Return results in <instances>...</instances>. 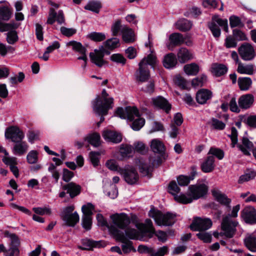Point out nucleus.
<instances>
[{"mask_svg": "<svg viewBox=\"0 0 256 256\" xmlns=\"http://www.w3.org/2000/svg\"><path fill=\"white\" fill-rule=\"evenodd\" d=\"M48 170L51 173L52 177L57 182L60 178V173L56 168V166L52 163L50 164Z\"/></svg>", "mask_w": 256, "mask_h": 256, "instance_id": "774afa93", "label": "nucleus"}, {"mask_svg": "<svg viewBox=\"0 0 256 256\" xmlns=\"http://www.w3.org/2000/svg\"><path fill=\"white\" fill-rule=\"evenodd\" d=\"M212 72L217 76L225 74L228 71V68L224 64H214L212 65Z\"/></svg>", "mask_w": 256, "mask_h": 256, "instance_id": "a19ab883", "label": "nucleus"}, {"mask_svg": "<svg viewBox=\"0 0 256 256\" xmlns=\"http://www.w3.org/2000/svg\"><path fill=\"white\" fill-rule=\"evenodd\" d=\"M212 194L215 199L222 205H224L230 208V203L231 200L227 197V196L222 194L221 192L218 190H214L212 191Z\"/></svg>", "mask_w": 256, "mask_h": 256, "instance_id": "cd10ccee", "label": "nucleus"}, {"mask_svg": "<svg viewBox=\"0 0 256 256\" xmlns=\"http://www.w3.org/2000/svg\"><path fill=\"white\" fill-rule=\"evenodd\" d=\"M242 217L246 222L256 224V210L252 206H246L241 212Z\"/></svg>", "mask_w": 256, "mask_h": 256, "instance_id": "dca6fc26", "label": "nucleus"}, {"mask_svg": "<svg viewBox=\"0 0 256 256\" xmlns=\"http://www.w3.org/2000/svg\"><path fill=\"white\" fill-rule=\"evenodd\" d=\"M138 69L136 72V78L140 82H145L150 78V73L148 67L143 64V62H140L138 64Z\"/></svg>", "mask_w": 256, "mask_h": 256, "instance_id": "a211bd4d", "label": "nucleus"}, {"mask_svg": "<svg viewBox=\"0 0 256 256\" xmlns=\"http://www.w3.org/2000/svg\"><path fill=\"white\" fill-rule=\"evenodd\" d=\"M86 140L94 147H98L100 144V136L97 133L90 134L86 138Z\"/></svg>", "mask_w": 256, "mask_h": 256, "instance_id": "a18cd8bd", "label": "nucleus"}, {"mask_svg": "<svg viewBox=\"0 0 256 256\" xmlns=\"http://www.w3.org/2000/svg\"><path fill=\"white\" fill-rule=\"evenodd\" d=\"M192 171L190 175L189 176L184 175H180L177 178V181L179 186H187L190 182L194 178L197 174L195 167L192 168Z\"/></svg>", "mask_w": 256, "mask_h": 256, "instance_id": "a878e982", "label": "nucleus"}, {"mask_svg": "<svg viewBox=\"0 0 256 256\" xmlns=\"http://www.w3.org/2000/svg\"><path fill=\"white\" fill-rule=\"evenodd\" d=\"M94 210V206L90 203L82 206V210L83 212V216H91L92 214V210Z\"/></svg>", "mask_w": 256, "mask_h": 256, "instance_id": "69168bd1", "label": "nucleus"}, {"mask_svg": "<svg viewBox=\"0 0 256 256\" xmlns=\"http://www.w3.org/2000/svg\"><path fill=\"white\" fill-rule=\"evenodd\" d=\"M244 246L250 252H256V233H248L244 238Z\"/></svg>", "mask_w": 256, "mask_h": 256, "instance_id": "6ab92c4d", "label": "nucleus"}, {"mask_svg": "<svg viewBox=\"0 0 256 256\" xmlns=\"http://www.w3.org/2000/svg\"><path fill=\"white\" fill-rule=\"evenodd\" d=\"M178 60L180 62L184 64L192 58V54L186 48H180L177 53Z\"/></svg>", "mask_w": 256, "mask_h": 256, "instance_id": "c756f323", "label": "nucleus"}, {"mask_svg": "<svg viewBox=\"0 0 256 256\" xmlns=\"http://www.w3.org/2000/svg\"><path fill=\"white\" fill-rule=\"evenodd\" d=\"M230 24L232 28L235 27L242 28L244 24L240 19L236 16H232L230 18Z\"/></svg>", "mask_w": 256, "mask_h": 256, "instance_id": "bf43d9fd", "label": "nucleus"}, {"mask_svg": "<svg viewBox=\"0 0 256 256\" xmlns=\"http://www.w3.org/2000/svg\"><path fill=\"white\" fill-rule=\"evenodd\" d=\"M123 40L126 43H132L134 42V34L133 30L126 25H124L122 29Z\"/></svg>", "mask_w": 256, "mask_h": 256, "instance_id": "c85d7f7f", "label": "nucleus"}, {"mask_svg": "<svg viewBox=\"0 0 256 256\" xmlns=\"http://www.w3.org/2000/svg\"><path fill=\"white\" fill-rule=\"evenodd\" d=\"M74 209V206H66L64 208L60 214L62 220L68 226L73 227L79 222L80 217L77 212H72Z\"/></svg>", "mask_w": 256, "mask_h": 256, "instance_id": "1a4fd4ad", "label": "nucleus"}, {"mask_svg": "<svg viewBox=\"0 0 256 256\" xmlns=\"http://www.w3.org/2000/svg\"><path fill=\"white\" fill-rule=\"evenodd\" d=\"M109 232L114 236L116 240L122 242V248L124 253H128L132 250L136 252V250L132 246V242L128 240L124 233L120 230L118 228L114 226H110L109 228Z\"/></svg>", "mask_w": 256, "mask_h": 256, "instance_id": "423d86ee", "label": "nucleus"}, {"mask_svg": "<svg viewBox=\"0 0 256 256\" xmlns=\"http://www.w3.org/2000/svg\"><path fill=\"white\" fill-rule=\"evenodd\" d=\"M100 8V4L96 2H90L84 6L86 10L94 12L96 13L99 12Z\"/></svg>", "mask_w": 256, "mask_h": 256, "instance_id": "5fc2aeb1", "label": "nucleus"}, {"mask_svg": "<svg viewBox=\"0 0 256 256\" xmlns=\"http://www.w3.org/2000/svg\"><path fill=\"white\" fill-rule=\"evenodd\" d=\"M150 148L156 153L161 154L165 150L164 144L158 139H154L152 140Z\"/></svg>", "mask_w": 256, "mask_h": 256, "instance_id": "e433bc0d", "label": "nucleus"}, {"mask_svg": "<svg viewBox=\"0 0 256 256\" xmlns=\"http://www.w3.org/2000/svg\"><path fill=\"white\" fill-rule=\"evenodd\" d=\"M148 214L158 226H170L176 222V215L171 212L163 214L160 210L152 208Z\"/></svg>", "mask_w": 256, "mask_h": 256, "instance_id": "20e7f679", "label": "nucleus"}, {"mask_svg": "<svg viewBox=\"0 0 256 256\" xmlns=\"http://www.w3.org/2000/svg\"><path fill=\"white\" fill-rule=\"evenodd\" d=\"M110 218L115 226L122 230L126 228L130 222L129 216L124 213L113 214Z\"/></svg>", "mask_w": 256, "mask_h": 256, "instance_id": "2eb2a0df", "label": "nucleus"}, {"mask_svg": "<svg viewBox=\"0 0 256 256\" xmlns=\"http://www.w3.org/2000/svg\"><path fill=\"white\" fill-rule=\"evenodd\" d=\"M124 25L122 24V22L120 20H117L112 24L111 27V32L113 36H117L120 32H122V29Z\"/></svg>", "mask_w": 256, "mask_h": 256, "instance_id": "603ef678", "label": "nucleus"}, {"mask_svg": "<svg viewBox=\"0 0 256 256\" xmlns=\"http://www.w3.org/2000/svg\"><path fill=\"white\" fill-rule=\"evenodd\" d=\"M180 188L178 187L175 181H172L169 184L168 191L170 194H172L174 197L175 196H178L177 194L180 192Z\"/></svg>", "mask_w": 256, "mask_h": 256, "instance_id": "680f3d73", "label": "nucleus"}, {"mask_svg": "<svg viewBox=\"0 0 256 256\" xmlns=\"http://www.w3.org/2000/svg\"><path fill=\"white\" fill-rule=\"evenodd\" d=\"M238 83L240 90L246 91L250 88L252 80L250 78L248 77L239 78Z\"/></svg>", "mask_w": 256, "mask_h": 256, "instance_id": "58836bf2", "label": "nucleus"}, {"mask_svg": "<svg viewBox=\"0 0 256 256\" xmlns=\"http://www.w3.org/2000/svg\"><path fill=\"white\" fill-rule=\"evenodd\" d=\"M62 189L66 190L71 198H74L78 195L81 191V186L73 182H70L62 186Z\"/></svg>", "mask_w": 256, "mask_h": 256, "instance_id": "393cba45", "label": "nucleus"}, {"mask_svg": "<svg viewBox=\"0 0 256 256\" xmlns=\"http://www.w3.org/2000/svg\"><path fill=\"white\" fill-rule=\"evenodd\" d=\"M254 102V96L250 94L242 95L238 100L239 107L244 110L250 108L252 106Z\"/></svg>", "mask_w": 256, "mask_h": 256, "instance_id": "412c9836", "label": "nucleus"}, {"mask_svg": "<svg viewBox=\"0 0 256 256\" xmlns=\"http://www.w3.org/2000/svg\"><path fill=\"white\" fill-rule=\"evenodd\" d=\"M20 254L18 247L9 245V248L6 249L4 252V256H18Z\"/></svg>", "mask_w": 256, "mask_h": 256, "instance_id": "4d7b16f0", "label": "nucleus"}, {"mask_svg": "<svg viewBox=\"0 0 256 256\" xmlns=\"http://www.w3.org/2000/svg\"><path fill=\"white\" fill-rule=\"evenodd\" d=\"M191 22L186 19H181L176 24V28L180 31L186 32L190 30L192 27Z\"/></svg>", "mask_w": 256, "mask_h": 256, "instance_id": "4c0bfd02", "label": "nucleus"}, {"mask_svg": "<svg viewBox=\"0 0 256 256\" xmlns=\"http://www.w3.org/2000/svg\"><path fill=\"white\" fill-rule=\"evenodd\" d=\"M184 72L188 75H196L199 71L198 66L195 63L186 64L184 68Z\"/></svg>", "mask_w": 256, "mask_h": 256, "instance_id": "37998d69", "label": "nucleus"}, {"mask_svg": "<svg viewBox=\"0 0 256 256\" xmlns=\"http://www.w3.org/2000/svg\"><path fill=\"white\" fill-rule=\"evenodd\" d=\"M67 46H71L72 49L79 52L82 56L78 58V60H82L84 61V66L86 65L87 57L86 54V48L80 42L74 40L70 41L66 44Z\"/></svg>", "mask_w": 256, "mask_h": 256, "instance_id": "f3484780", "label": "nucleus"}, {"mask_svg": "<svg viewBox=\"0 0 256 256\" xmlns=\"http://www.w3.org/2000/svg\"><path fill=\"white\" fill-rule=\"evenodd\" d=\"M133 150L141 154H144L148 152V148L146 144L142 142H136L134 143Z\"/></svg>", "mask_w": 256, "mask_h": 256, "instance_id": "8fccbe9b", "label": "nucleus"}, {"mask_svg": "<svg viewBox=\"0 0 256 256\" xmlns=\"http://www.w3.org/2000/svg\"><path fill=\"white\" fill-rule=\"evenodd\" d=\"M256 176V173L254 172L250 171L242 175L238 180L239 184H242L254 179Z\"/></svg>", "mask_w": 256, "mask_h": 256, "instance_id": "864d4df0", "label": "nucleus"}, {"mask_svg": "<svg viewBox=\"0 0 256 256\" xmlns=\"http://www.w3.org/2000/svg\"><path fill=\"white\" fill-rule=\"evenodd\" d=\"M105 244L102 241H93L90 240H84L82 242V246H80L79 248L82 250H90L93 248L104 247Z\"/></svg>", "mask_w": 256, "mask_h": 256, "instance_id": "bb28decb", "label": "nucleus"}, {"mask_svg": "<svg viewBox=\"0 0 256 256\" xmlns=\"http://www.w3.org/2000/svg\"><path fill=\"white\" fill-rule=\"evenodd\" d=\"M254 71V66L253 64H244L241 62L238 65L237 72L240 74L252 75Z\"/></svg>", "mask_w": 256, "mask_h": 256, "instance_id": "7c9ffc66", "label": "nucleus"}, {"mask_svg": "<svg viewBox=\"0 0 256 256\" xmlns=\"http://www.w3.org/2000/svg\"><path fill=\"white\" fill-rule=\"evenodd\" d=\"M170 43L174 46H178L184 43V38L180 33H173L170 36Z\"/></svg>", "mask_w": 256, "mask_h": 256, "instance_id": "ea45409f", "label": "nucleus"}, {"mask_svg": "<svg viewBox=\"0 0 256 256\" xmlns=\"http://www.w3.org/2000/svg\"><path fill=\"white\" fill-rule=\"evenodd\" d=\"M140 62H143V64L146 65V66L148 67V65H150L152 68H154L158 63L156 56L152 53L143 58Z\"/></svg>", "mask_w": 256, "mask_h": 256, "instance_id": "79ce46f5", "label": "nucleus"}, {"mask_svg": "<svg viewBox=\"0 0 256 256\" xmlns=\"http://www.w3.org/2000/svg\"><path fill=\"white\" fill-rule=\"evenodd\" d=\"M12 12L6 6H0V20H8L11 17Z\"/></svg>", "mask_w": 256, "mask_h": 256, "instance_id": "49530a36", "label": "nucleus"}, {"mask_svg": "<svg viewBox=\"0 0 256 256\" xmlns=\"http://www.w3.org/2000/svg\"><path fill=\"white\" fill-rule=\"evenodd\" d=\"M240 210V205L237 204L232 208V212L228 214L223 218L221 224L222 232H220V236H224L228 238H232L236 231V227L238 225V222L232 219V218L238 216V212Z\"/></svg>", "mask_w": 256, "mask_h": 256, "instance_id": "7ed1b4c3", "label": "nucleus"}, {"mask_svg": "<svg viewBox=\"0 0 256 256\" xmlns=\"http://www.w3.org/2000/svg\"><path fill=\"white\" fill-rule=\"evenodd\" d=\"M214 158L212 156L207 157L206 160L201 164V169L204 172L208 173L212 172L214 168Z\"/></svg>", "mask_w": 256, "mask_h": 256, "instance_id": "72a5a7b5", "label": "nucleus"}, {"mask_svg": "<svg viewBox=\"0 0 256 256\" xmlns=\"http://www.w3.org/2000/svg\"><path fill=\"white\" fill-rule=\"evenodd\" d=\"M138 229L140 230L138 231L136 229L128 228L125 230L126 236L130 239L132 240H143L144 235L147 232H143L138 228Z\"/></svg>", "mask_w": 256, "mask_h": 256, "instance_id": "f704fd0d", "label": "nucleus"}, {"mask_svg": "<svg viewBox=\"0 0 256 256\" xmlns=\"http://www.w3.org/2000/svg\"><path fill=\"white\" fill-rule=\"evenodd\" d=\"M102 50H95L94 52H92L90 54V57L92 62L98 67H102L104 62L103 48L102 47Z\"/></svg>", "mask_w": 256, "mask_h": 256, "instance_id": "aec40b11", "label": "nucleus"}, {"mask_svg": "<svg viewBox=\"0 0 256 256\" xmlns=\"http://www.w3.org/2000/svg\"><path fill=\"white\" fill-rule=\"evenodd\" d=\"M212 226V222L208 218H201L199 217L194 219L190 228L194 231H205L209 229Z\"/></svg>", "mask_w": 256, "mask_h": 256, "instance_id": "ddd939ff", "label": "nucleus"}, {"mask_svg": "<svg viewBox=\"0 0 256 256\" xmlns=\"http://www.w3.org/2000/svg\"><path fill=\"white\" fill-rule=\"evenodd\" d=\"M132 150L133 148L131 145L122 144L120 146V153L123 158L129 157Z\"/></svg>", "mask_w": 256, "mask_h": 256, "instance_id": "c03bdc74", "label": "nucleus"}, {"mask_svg": "<svg viewBox=\"0 0 256 256\" xmlns=\"http://www.w3.org/2000/svg\"><path fill=\"white\" fill-rule=\"evenodd\" d=\"M5 136L10 139L12 142H18L22 141L24 138V132L17 126H10L6 129Z\"/></svg>", "mask_w": 256, "mask_h": 256, "instance_id": "4468645a", "label": "nucleus"}, {"mask_svg": "<svg viewBox=\"0 0 256 256\" xmlns=\"http://www.w3.org/2000/svg\"><path fill=\"white\" fill-rule=\"evenodd\" d=\"M4 235L10 238V242L9 244L10 246L19 247L20 240L18 237L15 234L10 233L6 231L5 232Z\"/></svg>", "mask_w": 256, "mask_h": 256, "instance_id": "09e8293b", "label": "nucleus"}, {"mask_svg": "<svg viewBox=\"0 0 256 256\" xmlns=\"http://www.w3.org/2000/svg\"><path fill=\"white\" fill-rule=\"evenodd\" d=\"M162 62L164 68H171L177 64V59L174 54L170 53L164 56Z\"/></svg>", "mask_w": 256, "mask_h": 256, "instance_id": "c9c22d12", "label": "nucleus"}, {"mask_svg": "<svg viewBox=\"0 0 256 256\" xmlns=\"http://www.w3.org/2000/svg\"><path fill=\"white\" fill-rule=\"evenodd\" d=\"M18 40V34L16 30H10L7 33V42L11 44L16 43Z\"/></svg>", "mask_w": 256, "mask_h": 256, "instance_id": "13d9d810", "label": "nucleus"}, {"mask_svg": "<svg viewBox=\"0 0 256 256\" xmlns=\"http://www.w3.org/2000/svg\"><path fill=\"white\" fill-rule=\"evenodd\" d=\"M212 96V92L208 89H201L196 94V100L200 104H204L210 100Z\"/></svg>", "mask_w": 256, "mask_h": 256, "instance_id": "4be33fe9", "label": "nucleus"}, {"mask_svg": "<svg viewBox=\"0 0 256 256\" xmlns=\"http://www.w3.org/2000/svg\"><path fill=\"white\" fill-rule=\"evenodd\" d=\"M88 37L94 42H101L106 38V36L104 33L92 32L88 35Z\"/></svg>", "mask_w": 256, "mask_h": 256, "instance_id": "052dcab7", "label": "nucleus"}, {"mask_svg": "<svg viewBox=\"0 0 256 256\" xmlns=\"http://www.w3.org/2000/svg\"><path fill=\"white\" fill-rule=\"evenodd\" d=\"M14 145L12 152L15 155L22 156L24 154L28 149V145L26 142L20 141Z\"/></svg>", "mask_w": 256, "mask_h": 256, "instance_id": "473e14b6", "label": "nucleus"}, {"mask_svg": "<svg viewBox=\"0 0 256 256\" xmlns=\"http://www.w3.org/2000/svg\"><path fill=\"white\" fill-rule=\"evenodd\" d=\"M32 210L35 213L40 215H50L52 214L51 209L48 206L34 208Z\"/></svg>", "mask_w": 256, "mask_h": 256, "instance_id": "e2e57ef3", "label": "nucleus"}, {"mask_svg": "<svg viewBox=\"0 0 256 256\" xmlns=\"http://www.w3.org/2000/svg\"><path fill=\"white\" fill-rule=\"evenodd\" d=\"M136 226L143 232H148L150 238H152L153 235L155 234L158 237V240L162 242H164L167 240L168 235L166 233L162 230L156 232L152 222L150 219H146L144 224H137Z\"/></svg>", "mask_w": 256, "mask_h": 256, "instance_id": "39448f33", "label": "nucleus"}, {"mask_svg": "<svg viewBox=\"0 0 256 256\" xmlns=\"http://www.w3.org/2000/svg\"><path fill=\"white\" fill-rule=\"evenodd\" d=\"M152 102L155 107L164 110L167 113L171 108V105L168 101L162 96L152 98Z\"/></svg>", "mask_w": 256, "mask_h": 256, "instance_id": "5701e85b", "label": "nucleus"}, {"mask_svg": "<svg viewBox=\"0 0 256 256\" xmlns=\"http://www.w3.org/2000/svg\"><path fill=\"white\" fill-rule=\"evenodd\" d=\"M238 52L241 58L244 61H250L254 59L256 52L252 44L244 42L238 48Z\"/></svg>", "mask_w": 256, "mask_h": 256, "instance_id": "9d476101", "label": "nucleus"}, {"mask_svg": "<svg viewBox=\"0 0 256 256\" xmlns=\"http://www.w3.org/2000/svg\"><path fill=\"white\" fill-rule=\"evenodd\" d=\"M174 198L178 202L182 204L191 203L194 200L192 198L188 195V190L187 196L185 194H180V195L175 196Z\"/></svg>", "mask_w": 256, "mask_h": 256, "instance_id": "de8ad7c7", "label": "nucleus"}, {"mask_svg": "<svg viewBox=\"0 0 256 256\" xmlns=\"http://www.w3.org/2000/svg\"><path fill=\"white\" fill-rule=\"evenodd\" d=\"M116 114L120 118L133 121L131 127L134 130H140L144 125L145 120L140 118L139 112L134 106H127L125 108H118Z\"/></svg>", "mask_w": 256, "mask_h": 256, "instance_id": "f03ea898", "label": "nucleus"}, {"mask_svg": "<svg viewBox=\"0 0 256 256\" xmlns=\"http://www.w3.org/2000/svg\"><path fill=\"white\" fill-rule=\"evenodd\" d=\"M26 160L28 163L34 164L37 162L38 160V152L36 150H30L26 156Z\"/></svg>", "mask_w": 256, "mask_h": 256, "instance_id": "6e6d98bb", "label": "nucleus"}, {"mask_svg": "<svg viewBox=\"0 0 256 256\" xmlns=\"http://www.w3.org/2000/svg\"><path fill=\"white\" fill-rule=\"evenodd\" d=\"M211 124L214 128L217 130H222L226 127V124L224 122L215 118L212 119Z\"/></svg>", "mask_w": 256, "mask_h": 256, "instance_id": "338daca9", "label": "nucleus"}, {"mask_svg": "<svg viewBox=\"0 0 256 256\" xmlns=\"http://www.w3.org/2000/svg\"><path fill=\"white\" fill-rule=\"evenodd\" d=\"M188 195L194 200H198L204 196L208 192V186L204 184H196L188 186Z\"/></svg>", "mask_w": 256, "mask_h": 256, "instance_id": "9b49d317", "label": "nucleus"}, {"mask_svg": "<svg viewBox=\"0 0 256 256\" xmlns=\"http://www.w3.org/2000/svg\"><path fill=\"white\" fill-rule=\"evenodd\" d=\"M48 2L52 7L49 9L48 16L46 23L48 24H52L56 21L60 24L64 23V16L63 11L62 10H59L58 12H56V10L60 7V4L50 0H48Z\"/></svg>", "mask_w": 256, "mask_h": 256, "instance_id": "6e6552de", "label": "nucleus"}, {"mask_svg": "<svg viewBox=\"0 0 256 256\" xmlns=\"http://www.w3.org/2000/svg\"><path fill=\"white\" fill-rule=\"evenodd\" d=\"M207 77L206 75H202L200 77L192 80V84L194 86H202L206 82Z\"/></svg>", "mask_w": 256, "mask_h": 256, "instance_id": "0e129e2a", "label": "nucleus"}, {"mask_svg": "<svg viewBox=\"0 0 256 256\" xmlns=\"http://www.w3.org/2000/svg\"><path fill=\"white\" fill-rule=\"evenodd\" d=\"M119 173L122 174L125 181L128 184H135L139 177L136 169L132 166H128L124 168H120Z\"/></svg>", "mask_w": 256, "mask_h": 256, "instance_id": "f8f14e48", "label": "nucleus"}, {"mask_svg": "<svg viewBox=\"0 0 256 256\" xmlns=\"http://www.w3.org/2000/svg\"><path fill=\"white\" fill-rule=\"evenodd\" d=\"M114 105V98L110 96L106 90H102L101 96H98L93 102L92 108L94 112L100 116V121L98 123V126L104 121V116L108 114V111L112 109Z\"/></svg>", "mask_w": 256, "mask_h": 256, "instance_id": "f257e3e1", "label": "nucleus"}, {"mask_svg": "<svg viewBox=\"0 0 256 256\" xmlns=\"http://www.w3.org/2000/svg\"><path fill=\"white\" fill-rule=\"evenodd\" d=\"M254 144L248 138H243L242 144L238 145V148L242 153L247 156L250 155V151L254 149Z\"/></svg>", "mask_w": 256, "mask_h": 256, "instance_id": "2f4dec72", "label": "nucleus"}, {"mask_svg": "<svg viewBox=\"0 0 256 256\" xmlns=\"http://www.w3.org/2000/svg\"><path fill=\"white\" fill-rule=\"evenodd\" d=\"M104 138L108 142L113 143H119L122 141V136L118 133L108 130H104L102 132Z\"/></svg>", "mask_w": 256, "mask_h": 256, "instance_id": "b1692460", "label": "nucleus"}, {"mask_svg": "<svg viewBox=\"0 0 256 256\" xmlns=\"http://www.w3.org/2000/svg\"><path fill=\"white\" fill-rule=\"evenodd\" d=\"M218 24L223 28L226 32H228V30L226 19H222L218 16H213L212 21L208 24V27L213 36L216 38H219L221 34L220 30Z\"/></svg>", "mask_w": 256, "mask_h": 256, "instance_id": "0eeeda50", "label": "nucleus"}, {"mask_svg": "<svg viewBox=\"0 0 256 256\" xmlns=\"http://www.w3.org/2000/svg\"><path fill=\"white\" fill-rule=\"evenodd\" d=\"M106 48L108 49H114L120 46V40L116 38H112L106 40L104 43Z\"/></svg>", "mask_w": 256, "mask_h": 256, "instance_id": "3c124183", "label": "nucleus"}]
</instances>
